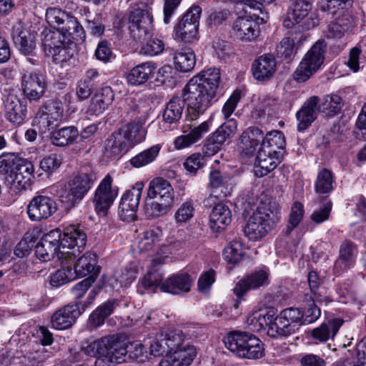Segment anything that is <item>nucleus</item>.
<instances>
[{"instance_id":"obj_54","label":"nucleus","mask_w":366,"mask_h":366,"mask_svg":"<svg viewBox=\"0 0 366 366\" xmlns=\"http://www.w3.org/2000/svg\"><path fill=\"white\" fill-rule=\"evenodd\" d=\"M275 1L276 0H242V2L249 10L253 11V18L261 19L262 23H266L268 19V15L264 11V5L271 4Z\"/></svg>"},{"instance_id":"obj_60","label":"nucleus","mask_w":366,"mask_h":366,"mask_svg":"<svg viewBox=\"0 0 366 366\" xmlns=\"http://www.w3.org/2000/svg\"><path fill=\"white\" fill-rule=\"evenodd\" d=\"M69 14L57 8H49L46 11V20L51 26L59 30Z\"/></svg>"},{"instance_id":"obj_50","label":"nucleus","mask_w":366,"mask_h":366,"mask_svg":"<svg viewBox=\"0 0 366 366\" xmlns=\"http://www.w3.org/2000/svg\"><path fill=\"white\" fill-rule=\"evenodd\" d=\"M183 105L178 98L172 99L167 104L163 112V120L165 123L172 124L177 123L182 117Z\"/></svg>"},{"instance_id":"obj_6","label":"nucleus","mask_w":366,"mask_h":366,"mask_svg":"<svg viewBox=\"0 0 366 366\" xmlns=\"http://www.w3.org/2000/svg\"><path fill=\"white\" fill-rule=\"evenodd\" d=\"M278 221L277 212L272 211L267 205H260L248 219L244 227V233L250 240H259L264 237Z\"/></svg>"},{"instance_id":"obj_14","label":"nucleus","mask_w":366,"mask_h":366,"mask_svg":"<svg viewBox=\"0 0 366 366\" xmlns=\"http://www.w3.org/2000/svg\"><path fill=\"white\" fill-rule=\"evenodd\" d=\"M44 50L57 63L66 60L68 56L65 39L57 30L44 29L42 32Z\"/></svg>"},{"instance_id":"obj_30","label":"nucleus","mask_w":366,"mask_h":366,"mask_svg":"<svg viewBox=\"0 0 366 366\" xmlns=\"http://www.w3.org/2000/svg\"><path fill=\"white\" fill-rule=\"evenodd\" d=\"M344 323L341 318H333L323 322L310 332L311 339L315 344L324 343L330 339L333 340Z\"/></svg>"},{"instance_id":"obj_23","label":"nucleus","mask_w":366,"mask_h":366,"mask_svg":"<svg viewBox=\"0 0 366 366\" xmlns=\"http://www.w3.org/2000/svg\"><path fill=\"white\" fill-rule=\"evenodd\" d=\"M268 276L267 270L256 271L238 281L233 288V292L238 297H242L251 290L267 285Z\"/></svg>"},{"instance_id":"obj_2","label":"nucleus","mask_w":366,"mask_h":366,"mask_svg":"<svg viewBox=\"0 0 366 366\" xmlns=\"http://www.w3.org/2000/svg\"><path fill=\"white\" fill-rule=\"evenodd\" d=\"M64 108L61 102L57 99L48 101L41 107L33 120V126L41 133L52 130L49 139L56 147H64L73 144L77 139L79 132L74 126L56 129L64 120Z\"/></svg>"},{"instance_id":"obj_43","label":"nucleus","mask_w":366,"mask_h":366,"mask_svg":"<svg viewBox=\"0 0 366 366\" xmlns=\"http://www.w3.org/2000/svg\"><path fill=\"white\" fill-rule=\"evenodd\" d=\"M130 147L117 131L113 133L106 141L105 154L109 157H118L127 152Z\"/></svg>"},{"instance_id":"obj_21","label":"nucleus","mask_w":366,"mask_h":366,"mask_svg":"<svg viewBox=\"0 0 366 366\" xmlns=\"http://www.w3.org/2000/svg\"><path fill=\"white\" fill-rule=\"evenodd\" d=\"M77 254L75 259L67 260L66 262L62 259V264L66 265L70 262H75L74 264V274L76 276L82 277L89 275L93 276L94 280L99 272V267L97 265V256L92 252H86L78 257Z\"/></svg>"},{"instance_id":"obj_42","label":"nucleus","mask_w":366,"mask_h":366,"mask_svg":"<svg viewBox=\"0 0 366 366\" xmlns=\"http://www.w3.org/2000/svg\"><path fill=\"white\" fill-rule=\"evenodd\" d=\"M118 305L119 300L113 299L99 305L90 315L89 319L90 324L94 327L102 325L104 323L105 319L114 312V309Z\"/></svg>"},{"instance_id":"obj_41","label":"nucleus","mask_w":366,"mask_h":366,"mask_svg":"<svg viewBox=\"0 0 366 366\" xmlns=\"http://www.w3.org/2000/svg\"><path fill=\"white\" fill-rule=\"evenodd\" d=\"M57 31L63 35L65 39L83 41L85 37L83 27L75 17L69 15Z\"/></svg>"},{"instance_id":"obj_24","label":"nucleus","mask_w":366,"mask_h":366,"mask_svg":"<svg viewBox=\"0 0 366 366\" xmlns=\"http://www.w3.org/2000/svg\"><path fill=\"white\" fill-rule=\"evenodd\" d=\"M3 103L6 119L11 123L20 124L26 116V107L14 92L4 94Z\"/></svg>"},{"instance_id":"obj_27","label":"nucleus","mask_w":366,"mask_h":366,"mask_svg":"<svg viewBox=\"0 0 366 366\" xmlns=\"http://www.w3.org/2000/svg\"><path fill=\"white\" fill-rule=\"evenodd\" d=\"M277 61L272 54H264L254 61L252 65L253 76L259 81L268 80L274 74Z\"/></svg>"},{"instance_id":"obj_19","label":"nucleus","mask_w":366,"mask_h":366,"mask_svg":"<svg viewBox=\"0 0 366 366\" xmlns=\"http://www.w3.org/2000/svg\"><path fill=\"white\" fill-rule=\"evenodd\" d=\"M57 209L56 204L51 197L37 195L27 206V214L31 221L40 222L51 217Z\"/></svg>"},{"instance_id":"obj_12","label":"nucleus","mask_w":366,"mask_h":366,"mask_svg":"<svg viewBox=\"0 0 366 366\" xmlns=\"http://www.w3.org/2000/svg\"><path fill=\"white\" fill-rule=\"evenodd\" d=\"M312 4L310 0H294L290 6L287 16L283 21L286 28H292L295 24H302V26L310 29L318 24L317 18L306 19L312 10Z\"/></svg>"},{"instance_id":"obj_4","label":"nucleus","mask_w":366,"mask_h":366,"mask_svg":"<svg viewBox=\"0 0 366 366\" xmlns=\"http://www.w3.org/2000/svg\"><path fill=\"white\" fill-rule=\"evenodd\" d=\"M95 180L93 173L80 172L66 183L57 187L56 196L66 209L79 204L90 190Z\"/></svg>"},{"instance_id":"obj_13","label":"nucleus","mask_w":366,"mask_h":366,"mask_svg":"<svg viewBox=\"0 0 366 366\" xmlns=\"http://www.w3.org/2000/svg\"><path fill=\"white\" fill-rule=\"evenodd\" d=\"M197 120H189L187 114L185 117V122L182 131L184 134L177 137L174 141L176 149H182L190 147L199 142L207 133L209 132L211 122L204 121L197 125Z\"/></svg>"},{"instance_id":"obj_64","label":"nucleus","mask_w":366,"mask_h":366,"mask_svg":"<svg viewBox=\"0 0 366 366\" xmlns=\"http://www.w3.org/2000/svg\"><path fill=\"white\" fill-rule=\"evenodd\" d=\"M204 156L199 153H195L186 159L184 166L188 172L191 174H195L198 169L204 167Z\"/></svg>"},{"instance_id":"obj_22","label":"nucleus","mask_w":366,"mask_h":366,"mask_svg":"<svg viewBox=\"0 0 366 366\" xmlns=\"http://www.w3.org/2000/svg\"><path fill=\"white\" fill-rule=\"evenodd\" d=\"M148 198L157 199L171 208L174 198V192L171 184L162 177L152 179L147 191Z\"/></svg>"},{"instance_id":"obj_16","label":"nucleus","mask_w":366,"mask_h":366,"mask_svg":"<svg viewBox=\"0 0 366 366\" xmlns=\"http://www.w3.org/2000/svg\"><path fill=\"white\" fill-rule=\"evenodd\" d=\"M245 14L249 16L239 17L237 19L232 26L233 35L238 39L252 41L259 36V30L258 24H262L261 19L253 18L252 10H249L247 6L244 8Z\"/></svg>"},{"instance_id":"obj_26","label":"nucleus","mask_w":366,"mask_h":366,"mask_svg":"<svg viewBox=\"0 0 366 366\" xmlns=\"http://www.w3.org/2000/svg\"><path fill=\"white\" fill-rule=\"evenodd\" d=\"M197 354L194 346H184L182 349L167 353L159 366H189Z\"/></svg>"},{"instance_id":"obj_18","label":"nucleus","mask_w":366,"mask_h":366,"mask_svg":"<svg viewBox=\"0 0 366 366\" xmlns=\"http://www.w3.org/2000/svg\"><path fill=\"white\" fill-rule=\"evenodd\" d=\"M129 28L134 39L144 40L152 33V17L146 10L134 9L130 13Z\"/></svg>"},{"instance_id":"obj_56","label":"nucleus","mask_w":366,"mask_h":366,"mask_svg":"<svg viewBox=\"0 0 366 366\" xmlns=\"http://www.w3.org/2000/svg\"><path fill=\"white\" fill-rule=\"evenodd\" d=\"M144 209L147 217H155L166 214L170 208L162 202L155 199L148 198L147 196Z\"/></svg>"},{"instance_id":"obj_25","label":"nucleus","mask_w":366,"mask_h":366,"mask_svg":"<svg viewBox=\"0 0 366 366\" xmlns=\"http://www.w3.org/2000/svg\"><path fill=\"white\" fill-rule=\"evenodd\" d=\"M193 280L187 273H177L166 279L161 285V291L179 295L190 291Z\"/></svg>"},{"instance_id":"obj_38","label":"nucleus","mask_w":366,"mask_h":366,"mask_svg":"<svg viewBox=\"0 0 366 366\" xmlns=\"http://www.w3.org/2000/svg\"><path fill=\"white\" fill-rule=\"evenodd\" d=\"M263 139V132L257 127L247 129L241 135L239 147L246 154H252Z\"/></svg>"},{"instance_id":"obj_29","label":"nucleus","mask_w":366,"mask_h":366,"mask_svg":"<svg viewBox=\"0 0 366 366\" xmlns=\"http://www.w3.org/2000/svg\"><path fill=\"white\" fill-rule=\"evenodd\" d=\"M276 311L274 308H262L253 311L247 318L246 324L248 328L254 332H259L265 327L270 328L274 322Z\"/></svg>"},{"instance_id":"obj_20","label":"nucleus","mask_w":366,"mask_h":366,"mask_svg":"<svg viewBox=\"0 0 366 366\" xmlns=\"http://www.w3.org/2000/svg\"><path fill=\"white\" fill-rule=\"evenodd\" d=\"M45 78L36 71H26L21 79V86L24 95L29 99L37 100L45 92Z\"/></svg>"},{"instance_id":"obj_45","label":"nucleus","mask_w":366,"mask_h":366,"mask_svg":"<svg viewBox=\"0 0 366 366\" xmlns=\"http://www.w3.org/2000/svg\"><path fill=\"white\" fill-rule=\"evenodd\" d=\"M174 63L177 70L182 72L190 71L196 64L195 54L191 49H184L174 54Z\"/></svg>"},{"instance_id":"obj_63","label":"nucleus","mask_w":366,"mask_h":366,"mask_svg":"<svg viewBox=\"0 0 366 366\" xmlns=\"http://www.w3.org/2000/svg\"><path fill=\"white\" fill-rule=\"evenodd\" d=\"M109 105L108 99L102 101L101 96H94L86 110V113L89 116L97 117L103 113V112Z\"/></svg>"},{"instance_id":"obj_8","label":"nucleus","mask_w":366,"mask_h":366,"mask_svg":"<svg viewBox=\"0 0 366 366\" xmlns=\"http://www.w3.org/2000/svg\"><path fill=\"white\" fill-rule=\"evenodd\" d=\"M136 110L139 117L118 130L130 149L144 140L147 131L144 125L148 119L151 107L149 104L139 102L136 106Z\"/></svg>"},{"instance_id":"obj_55","label":"nucleus","mask_w":366,"mask_h":366,"mask_svg":"<svg viewBox=\"0 0 366 366\" xmlns=\"http://www.w3.org/2000/svg\"><path fill=\"white\" fill-rule=\"evenodd\" d=\"M194 207L192 201L183 202L176 209L174 219L177 226H183L189 222L194 215Z\"/></svg>"},{"instance_id":"obj_39","label":"nucleus","mask_w":366,"mask_h":366,"mask_svg":"<svg viewBox=\"0 0 366 366\" xmlns=\"http://www.w3.org/2000/svg\"><path fill=\"white\" fill-rule=\"evenodd\" d=\"M209 187L213 189H219V193L215 194L216 197H225L232 192V179L230 176L214 170L209 174Z\"/></svg>"},{"instance_id":"obj_59","label":"nucleus","mask_w":366,"mask_h":366,"mask_svg":"<svg viewBox=\"0 0 366 366\" xmlns=\"http://www.w3.org/2000/svg\"><path fill=\"white\" fill-rule=\"evenodd\" d=\"M304 215L303 205L300 202L294 203L289 217L288 224L285 233L289 235L291 232L300 224Z\"/></svg>"},{"instance_id":"obj_47","label":"nucleus","mask_w":366,"mask_h":366,"mask_svg":"<svg viewBox=\"0 0 366 366\" xmlns=\"http://www.w3.org/2000/svg\"><path fill=\"white\" fill-rule=\"evenodd\" d=\"M307 296L308 295H306L308 303L307 307L303 313V324L312 323L320 317V309L315 305V302L322 303L325 300V297L317 292H315V296L310 295L308 299Z\"/></svg>"},{"instance_id":"obj_31","label":"nucleus","mask_w":366,"mask_h":366,"mask_svg":"<svg viewBox=\"0 0 366 366\" xmlns=\"http://www.w3.org/2000/svg\"><path fill=\"white\" fill-rule=\"evenodd\" d=\"M13 40L16 46L24 55L33 56L36 47V36L19 25L14 29Z\"/></svg>"},{"instance_id":"obj_44","label":"nucleus","mask_w":366,"mask_h":366,"mask_svg":"<svg viewBox=\"0 0 366 366\" xmlns=\"http://www.w3.org/2000/svg\"><path fill=\"white\" fill-rule=\"evenodd\" d=\"M335 177L332 171L323 168L320 169L315 182V190L320 194L330 193L334 189Z\"/></svg>"},{"instance_id":"obj_9","label":"nucleus","mask_w":366,"mask_h":366,"mask_svg":"<svg viewBox=\"0 0 366 366\" xmlns=\"http://www.w3.org/2000/svg\"><path fill=\"white\" fill-rule=\"evenodd\" d=\"M303 313L298 308L290 307L274 316V322L267 330V335L273 338L286 337L295 333L303 324Z\"/></svg>"},{"instance_id":"obj_17","label":"nucleus","mask_w":366,"mask_h":366,"mask_svg":"<svg viewBox=\"0 0 366 366\" xmlns=\"http://www.w3.org/2000/svg\"><path fill=\"white\" fill-rule=\"evenodd\" d=\"M112 177L107 174L97 188L94 197L95 210L105 214L117 197L118 189L112 187Z\"/></svg>"},{"instance_id":"obj_46","label":"nucleus","mask_w":366,"mask_h":366,"mask_svg":"<svg viewBox=\"0 0 366 366\" xmlns=\"http://www.w3.org/2000/svg\"><path fill=\"white\" fill-rule=\"evenodd\" d=\"M162 235L159 228L150 229L140 234L137 239V248L139 252L151 250Z\"/></svg>"},{"instance_id":"obj_36","label":"nucleus","mask_w":366,"mask_h":366,"mask_svg":"<svg viewBox=\"0 0 366 366\" xmlns=\"http://www.w3.org/2000/svg\"><path fill=\"white\" fill-rule=\"evenodd\" d=\"M353 24V18L348 14H344L327 25L326 36L330 39H340L351 31Z\"/></svg>"},{"instance_id":"obj_28","label":"nucleus","mask_w":366,"mask_h":366,"mask_svg":"<svg viewBox=\"0 0 366 366\" xmlns=\"http://www.w3.org/2000/svg\"><path fill=\"white\" fill-rule=\"evenodd\" d=\"M282 159V156L274 154L269 151L259 148L254 163L255 175L259 177L267 175L277 167Z\"/></svg>"},{"instance_id":"obj_35","label":"nucleus","mask_w":366,"mask_h":366,"mask_svg":"<svg viewBox=\"0 0 366 366\" xmlns=\"http://www.w3.org/2000/svg\"><path fill=\"white\" fill-rule=\"evenodd\" d=\"M155 68L152 62L142 63L129 70L126 76L127 81L132 86L142 85L152 76Z\"/></svg>"},{"instance_id":"obj_57","label":"nucleus","mask_w":366,"mask_h":366,"mask_svg":"<svg viewBox=\"0 0 366 366\" xmlns=\"http://www.w3.org/2000/svg\"><path fill=\"white\" fill-rule=\"evenodd\" d=\"M276 51L278 56L285 60H292L297 53L294 39L290 37L283 38L277 46Z\"/></svg>"},{"instance_id":"obj_1","label":"nucleus","mask_w":366,"mask_h":366,"mask_svg":"<svg viewBox=\"0 0 366 366\" xmlns=\"http://www.w3.org/2000/svg\"><path fill=\"white\" fill-rule=\"evenodd\" d=\"M219 81V70L209 68L188 81L183 90V99L189 120H197L217 100Z\"/></svg>"},{"instance_id":"obj_11","label":"nucleus","mask_w":366,"mask_h":366,"mask_svg":"<svg viewBox=\"0 0 366 366\" xmlns=\"http://www.w3.org/2000/svg\"><path fill=\"white\" fill-rule=\"evenodd\" d=\"M202 8L197 5L191 6L174 27V38L179 41L190 42L196 39Z\"/></svg>"},{"instance_id":"obj_10","label":"nucleus","mask_w":366,"mask_h":366,"mask_svg":"<svg viewBox=\"0 0 366 366\" xmlns=\"http://www.w3.org/2000/svg\"><path fill=\"white\" fill-rule=\"evenodd\" d=\"M98 292L99 290L94 288L89 292L87 300L84 303L69 304L58 310L51 317L53 328L61 330L71 327L86 308L90 306Z\"/></svg>"},{"instance_id":"obj_53","label":"nucleus","mask_w":366,"mask_h":366,"mask_svg":"<svg viewBox=\"0 0 366 366\" xmlns=\"http://www.w3.org/2000/svg\"><path fill=\"white\" fill-rule=\"evenodd\" d=\"M181 245L180 239H177L174 236L169 237L167 244L161 247L157 256L153 259V263L155 265L165 263L169 258L168 254H172L173 251L178 250Z\"/></svg>"},{"instance_id":"obj_61","label":"nucleus","mask_w":366,"mask_h":366,"mask_svg":"<svg viewBox=\"0 0 366 366\" xmlns=\"http://www.w3.org/2000/svg\"><path fill=\"white\" fill-rule=\"evenodd\" d=\"M164 282L163 274L157 270L148 272L142 280V286L152 292H155L157 288L161 290V285Z\"/></svg>"},{"instance_id":"obj_33","label":"nucleus","mask_w":366,"mask_h":366,"mask_svg":"<svg viewBox=\"0 0 366 366\" xmlns=\"http://www.w3.org/2000/svg\"><path fill=\"white\" fill-rule=\"evenodd\" d=\"M34 172V167L31 162H23L11 175L12 186L19 190L28 189L31 184Z\"/></svg>"},{"instance_id":"obj_32","label":"nucleus","mask_w":366,"mask_h":366,"mask_svg":"<svg viewBox=\"0 0 366 366\" xmlns=\"http://www.w3.org/2000/svg\"><path fill=\"white\" fill-rule=\"evenodd\" d=\"M319 98L316 96L310 97L297 112L299 131L306 129L317 118V104Z\"/></svg>"},{"instance_id":"obj_51","label":"nucleus","mask_w":366,"mask_h":366,"mask_svg":"<svg viewBox=\"0 0 366 366\" xmlns=\"http://www.w3.org/2000/svg\"><path fill=\"white\" fill-rule=\"evenodd\" d=\"M164 343L166 345L168 353L174 352L176 350L182 349L184 346H191L185 339L182 331L175 330L169 332L163 338Z\"/></svg>"},{"instance_id":"obj_62","label":"nucleus","mask_w":366,"mask_h":366,"mask_svg":"<svg viewBox=\"0 0 366 366\" xmlns=\"http://www.w3.org/2000/svg\"><path fill=\"white\" fill-rule=\"evenodd\" d=\"M62 157L59 154H51L40 162V168L48 174L56 171L62 163Z\"/></svg>"},{"instance_id":"obj_3","label":"nucleus","mask_w":366,"mask_h":366,"mask_svg":"<svg viewBox=\"0 0 366 366\" xmlns=\"http://www.w3.org/2000/svg\"><path fill=\"white\" fill-rule=\"evenodd\" d=\"M46 247L54 246L59 251L58 258L65 260L75 259L80 254L86 243V235L78 226L69 225L64 228L63 236L59 229L51 230L41 240Z\"/></svg>"},{"instance_id":"obj_34","label":"nucleus","mask_w":366,"mask_h":366,"mask_svg":"<svg viewBox=\"0 0 366 366\" xmlns=\"http://www.w3.org/2000/svg\"><path fill=\"white\" fill-rule=\"evenodd\" d=\"M232 221V214L229 207L223 204L215 205L209 215V226L214 232L224 229Z\"/></svg>"},{"instance_id":"obj_5","label":"nucleus","mask_w":366,"mask_h":366,"mask_svg":"<svg viewBox=\"0 0 366 366\" xmlns=\"http://www.w3.org/2000/svg\"><path fill=\"white\" fill-rule=\"evenodd\" d=\"M224 342L228 350L242 358L256 360L264 355V344L249 332H230L224 338Z\"/></svg>"},{"instance_id":"obj_15","label":"nucleus","mask_w":366,"mask_h":366,"mask_svg":"<svg viewBox=\"0 0 366 366\" xmlns=\"http://www.w3.org/2000/svg\"><path fill=\"white\" fill-rule=\"evenodd\" d=\"M144 188L142 182H137L123 194L119 207V215L123 221L132 222L137 219V211Z\"/></svg>"},{"instance_id":"obj_48","label":"nucleus","mask_w":366,"mask_h":366,"mask_svg":"<svg viewBox=\"0 0 366 366\" xmlns=\"http://www.w3.org/2000/svg\"><path fill=\"white\" fill-rule=\"evenodd\" d=\"M318 110L326 116H334L338 114L342 107V99L337 94L327 95L319 99Z\"/></svg>"},{"instance_id":"obj_49","label":"nucleus","mask_w":366,"mask_h":366,"mask_svg":"<svg viewBox=\"0 0 366 366\" xmlns=\"http://www.w3.org/2000/svg\"><path fill=\"white\" fill-rule=\"evenodd\" d=\"M160 149L159 144L152 146L133 157L129 161L130 164L135 168L145 167L156 159Z\"/></svg>"},{"instance_id":"obj_37","label":"nucleus","mask_w":366,"mask_h":366,"mask_svg":"<svg viewBox=\"0 0 366 366\" xmlns=\"http://www.w3.org/2000/svg\"><path fill=\"white\" fill-rule=\"evenodd\" d=\"M285 139L283 134L280 131L268 132L263 136L260 148L269 151L274 154L283 157L285 153Z\"/></svg>"},{"instance_id":"obj_52","label":"nucleus","mask_w":366,"mask_h":366,"mask_svg":"<svg viewBox=\"0 0 366 366\" xmlns=\"http://www.w3.org/2000/svg\"><path fill=\"white\" fill-rule=\"evenodd\" d=\"M244 249L242 242L233 240L224 249V258L228 263L234 264L242 259L244 254Z\"/></svg>"},{"instance_id":"obj_7","label":"nucleus","mask_w":366,"mask_h":366,"mask_svg":"<svg viewBox=\"0 0 366 366\" xmlns=\"http://www.w3.org/2000/svg\"><path fill=\"white\" fill-rule=\"evenodd\" d=\"M327 46L324 40H318L307 51L293 73V79L299 83L305 82L322 66Z\"/></svg>"},{"instance_id":"obj_40","label":"nucleus","mask_w":366,"mask_h":366,"mask_svg":"<svg viewBox=\"0 0 366 366\" xmlns=\"http://www.w3.org/2000/svg\"><path fill=\"white\" fill-rule=\"evenodd\" d=\"M356 249L355 246L349 242L342 244L340 255L335 264V270L341 274L344 271L352 267L355 264Z\"/></svg>"},{"instance_id":"obj_58","label":"nucleus","mask_w":366,"mask_h":366,"mask_svg":"<svg viewBox=\"0 0 366 366\" xmlns=\"http://www.w3.org/2000/svg\"><path fill=\"white\" fill-rule=\"evenodd\" d=\"M63 264L66 267L58 269L50 277V284L53 287H59L74 279L73 269L70 267L69 264Z\"/></svg>"}]
</instances>
